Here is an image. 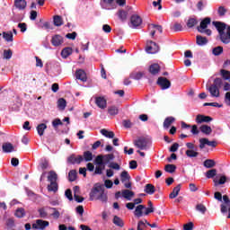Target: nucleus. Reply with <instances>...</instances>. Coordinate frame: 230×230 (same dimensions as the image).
<instances>
[{"label":"nucleus","mask_w":230,"mask_h":230,"mask_svg":"<svg viewBox=\"0 0 230 230\" xmlns=\"http://www.w3.org/2000/svg\"><path fill=\"white\" fill-rule=\"evenodd\" d=\"M219 39L223 44H229L230 42V26H227L226 32H223V35L219 36Z\"/></svg>","instance_id":"13"},{"label":"nucleus","mask_w":230,"mask_h":230,"mask_svg":"<svg viewBox=\"0 0 230 230\" xmlns=\"http://www.w3.org/2000/svg\"><path fill=\"white\" fill-rule=\"evenodd\" d=\"M48 208L52 209V211H54L52 213L53 218H56V219L60 218V212L58 210H57L55 208H50V207H48Z\"/></svg>","instance_id":"56"},{"label":"nucleus","mask_w":230,"mask_h":230,"mask_svg":"<svg viewBox=\"0 0 230 230\" xmlns=\"http://www.w3.org/2000/svg\"><path fill=\"white\" fill-rule=\"evenodd\" d=\"M212 53L215 57H218L224 53V48L222 46L216 47L213 49Z\"/></svg>","instance_id":"45"},{"label":"nucleus","mask_w":230,"mask_h":230,"mask_svg":"<svg viewBox=\"0 0 230 230\" xmlns=\"http://www.w3.org/2000/svg\"><path fill=\"white\" fill-rule=\"evenodd\" d=\"M222 84H224V82L222 81V78L217 77L214 80L213 84L210 85V87H214L216 89H221Z\"/></svg>","instance_id":"34"},{"label":"nucleus","mask_w":230,"mask_h":230,"mask_svg":"<svg viewBox=\"0 0 230 230\" xmlns=\"http://www.w3.org/2000/svg\"><path fill=\"white\" fill-rule=\"evenodd\" d=\"M59 125H64V123L62 122V120L60 119H55L53 121H52V127L57 129L58 128V126Z\"/></svg>","instance_id":"55"},{"label":"nucleus","mask_w":230,"mask_h":230,"mask_svg":"<svg viewBox=\"0 0 230 230\" xmlns=\"http://www.w3.org/2000/svg\"><path fill=\"white\" fill-rule=\"evenodd\" d=\"M38 213L40 214V218H46L48 217V212L44 208H40Z\"/></svg>","instance_id":"57"},{"label":"nucleus","mask_w":230,"mask_h":230,"mask_svg":"<svg viewBox=\"0 0 230 230\" xmlns=\"http://www.w3.org/2000/svg\"><path fill=\"white\" fill-rule=\"evenodd\" d=\"M148 71L151 75H153V76H155V75H159L161 71V66H159L157 63L152 64L149 66Z\"/></svg>","instance_id":"15"},{"label":"nucleus","mask_w":230,"mask_h":230,"mask_svg":"<svg viewBox=\"0 0 230 230\" xmlns=\"http://www.w3.org/2000/svg\"><path fill=\"white\" fill-rule=\"evenodd\" d=\"M143 209H145L144 205L137 206L135 212H134L135 217H137V218H141V217H143Z\"/></svg>","instance_id":"26"},{"label":"nucleus","mask_w":230,"mask_h":230,"mask_svg":"<svg viewBox=\"0 0 230 230\" xmlns=\"http://www.w3.org/2000/svg\"><path fill=\"white\" fill-rule=\"evenodd\" d=\"M100 132L102 136H104V137H108L109 139H114L115 134L113 131H109L106 128H102Z\"/></svg>","instance_id":"25"},{"label":"nucleus","mask_w":230,"mask_h":230,"mask_svg":"<svg viewBox=\"0 0 230 230\" xmlns=\"http://www.w3.org/2000/svg\"><path fill=\"white\" fill-rule=\"evenodd\" d=\"M144 191L147 193V195H154V193H155V187L152 183H147Z\"/></svg>","instance_id":"24"},{"label":"nucleus","mask_w":230,"mask_h":230,"mask_svg":"<svg viewBox=\"0 0 230 230\" xmlns=\"http://www.w3.org/2000/svg\"><path fill=\"white\" fill-rule=\"evenodd\" d=\"M203 166H205V168H215V166H217V162L213 159H207L204 161Z\"/></svg>","instance_id":"29"},{"label":"nucleus","mask_w":230,"mask_h":230,"mask_svg":"<svg viewBox=\"0 0 230 230\" xmlns=\"http://www.w3.org/2000/svg\"><path fill=\"white\" fill-rule=\"evenodd\" d=\"M2 150L5 154H10L12 152H15V147H13V145H12V143L6 142L3 144Z\"/></svg>","instance_id":"17"},{"label":"nucleus","mask_w":230,"mask_h":230,"mask_svg":"<svg viewBox=\"0 0 230 230\" xmlns=\"http://www.w3.org/2000/svg\"><path fill=\"white\" fill-rule=\"evenodd\" d=\"M178 150H179V143L172 144L169 149L170 152H177Z\"/></svg>","instance_id":"64"},{"label":"nucleus","mask_w":230,"mask_h":230,"mask_svg":"<svg viewBox=\"0 0 230 230\" xmlns=\"http://www.w3.org/2000/svg\"><path fill=\"white\" fill-rule=\"evenodd\" d=\"M66 105H67V102H66V99H64V98L58 99V107L60 111H65Z\"/></svg>","instance_id":"36"},{"label":"nucleus","mask_w":230,"mask_h":230,"mask_svg":"<svg viewBox=\"0 0 230 230\" xmlns=\"http://www.w3.org/2000/svg\"><path fill=\"white\" fill-rule=\"evenodd\" d=\"M111 161H114V154L99 155L95 158V164H98V166H105V164H109Z\"/></svg>","instance_id":"3"},{"label":"nucleus","mask_w":230,"mask_h":230,"mask_svg":"<svg viewBox=\"0 0 230 230\" xmlns=\"http://www.w3.org/2000/svg\"><path fill=\"white\" fill-rule=\"evenodd\" d=\"M175 121V118L167 117L164 121V128H170L172 124Z\"/></svg>","instance_id":"30"},{"label":"nucleus","mask_w":230,"mask_h":230,"mask_svg":"<svg viewBox=\"0 0 230 230\" xmlns=\"http://www.w3.org/2000/svg\"><path fill=\"white\" fill-rule=\"evenodd\" d=\"M51 44L56 47L60 46V45L64 44V38L58 34H56L51 39Z\"/></svg>","instance_id":"16"},{"label":"nucleus","mask_w":230,"mask_h":230,"mask_svg":"<svg viewBox=\"0 0 230 230\" xmlns=\"http://www.w3.org/2000/svg\"><path fill=\"white\" fill-rule=\"evenodd\" d=\"M49 226V221H44L42 219L36 220V223L32 224V229H40L44 230L46 227Z\"/></svg>","instance_id":"8"},{"label":"nucleus","mask_w":230,"mask_h":230,"mask_svg":"<svg viewBox=\"0 0 230 230\" xmlns=\"http://www.w3.org/2000/svg\"><path fill=\"white\" fill-rule=\"evenodd\" d=\"M199 130L200 132H202V134H205V136H210V134L213 132V129L211 128V127L206 124L201 125L199 127Z\"/></svg>","instance_id":"22"},{"label":"nucleus","mask_w":230,"mask_h":230,"mask_svg":"<svg viewBox=\"0 0 230 230\" xmlns=\"http://www.w3.org/2000/svg\"><path fill=\"white\" fill-rule=\"evenodd\" d=\"M208 91L210 93L212 98H220V89L209 86Z\"/></svg>","instance_id":"20"},{"label":"nucleus","mask_w":230,"mask_h":230,"mask_svg":"<svg viewBox=\"0 0 230 230\" xmlns=\"http://www.w3.org/2000/svg\"><path fill=\"white\" fill-rule=\"evenodd\" d=\"M12 49L4 50V58H5L6 60H10V58H12Z\"/></svg>","instance_id":"58"},{"label":"nucleus","mask_w":230,"mask_h":230,"mask_svg":"<svg viewBox=\"0 0 230 230\" xmlns=\"http://www.w3.org/2000/svg\"><path fill=\"white\" fill-rule=\"evenodd\" d=\"M40 166L41 168V170H48V168L49 167V161L48 160H43L40 163Z\"/></svg>","instance_id":"54"},{"label":"nucleus","mask_w":230,"mask_h":230,"mask_svg":"<svg viewBox=\"0 0 230 230\" xmlns=\"http://www.w3.org/2000/svg\"><path fill=\"white\" fill-rule=\"evenodd\" d=\"M76 175H77L76 170H71L68 172V180H69V181L70 182H75V181H76Z\"/></svg>","instance_id":"44"},{"label":"nucleus","mask_w":230,"mask_h":230,"mask_svg":"<svg viewBox=\"0 0 230 230\" xmlns=\"http://www.w3.org/2000/svg\"><path fill=\"white\" fill-rule=\"evenodd\" d=\"M217 13L219 17H224L227 13V9L224 6H219L217 9Z\"/></svg>","instance_id":"52"},{"label":"nucleus","mask_w":230,"mask_h":230,"mask_svg":"<svg viewBox=\"0 0 230 230\" xmlns=\"http://www.w3.org/2000/svg\"><path fill=\"white\" fill-rule=\"evenodd\" d=\"M156 84L157 85H160L161 89H163L164 91L166 89H170V87L172 86V83L166 77H158Z\"/></svg>","instance_id":"6"},{"label":"nucleus","mask_w":230,"mask_h":230,"mask_svg":"<svg viewBox=\"0 0 230 230\" xmlns=\"http://www.w3.org/2000/svg\"><path fill=\"white\" fill-rule=\"evenodd\" d=\"M208 38L203 37L201 35L196 36V44L198 46H206V44H208Z\"/></svg>","instance_id":"21"},{"label":"nucleus","mask_w":230,"mask_h":230,"mask_svg":"<svg viewBox=\"0 0 230 230\" xmlns=\"http://www.w3.org/2000/svg\"><path fill=\"white\" fill-rule=\"evenodd\" d=\"M208 145V138H200L199 139V148L200 150L204 149Z\"/></svg>","instance_id":"59"},{"label":"nucleus","mask_w":230,"mask_h":230,"mask_svg":"<svg viewBox=\"0 0 230 230\" xmlns=\"http://www.w3.org/2000/svg\"><path fill=\"white\" fill-rule=\"evenodd\" d=\"M55 26H62L64 24V20L62 19V16L60 15H55L53 20Z\"/></svg>","instance_id":"37"},{"label":"nucleus","mask_w":230,"mask_h":230,"mask_svg":"<svg viewBox=\"0 0 230 230\" xmlns=\"http://www.w3.org/2000/svg\"><path fill=\"white\" fill-rule=\"evenodd\" d=\"M90 200H100L102 204H107L109 196L105 192V186L101 183H95L90 192Z\"/></svg>","instance_id":"1"},{"label":"nucleus","mask_w":230,"mask_h":230,"mask_svg":"<svg viewBox=\"0 0 230 230\" xmlns=\"http://www.w3.org/2000/svg\"><path fill=\"white\" fill-rule=\"evenodd\" d=\"M95 103L99 109H107V100L103 97H96Z\"/></svg>","instance_id":"18"},{"label":"nucleus","mask_w":230,"mask_h":230,"mask_svg":"<svg viewBox=\"0 0 230 230\" xmlns=\"http://www.w3.org/2000/svg\"><path fill=\"white\" fill-rule=\"evenodd\" d=\"M208 24H211V18L207 17L200 22V25L197 27L199 33H204V30L208 28Z\"/></svg>","instance_id":"11"},{"label":"nucleus","mask_w":230,"mask_h":230,"mask_svg":"<svg viewBox=\"0 0 230 230\" xmlns=\"http://www.w3.org/2000/svg\"><path fill=\"white\" fill-rule=\"evenodd\" d=\"M119 113V110L118 109V106H110L108 108V114H110V116H118V114Z\"/></svg>","instance_id":"31"},{"label":"nucleus","mask_w":230,"mask_h":230,"mask_svg":"<svg viewBox=\"0 0 230 230\" xmlns=\"http://www.w3.org/2000/svg\"><path fill=\"white\" fill-rule=\"evenodd\" d=\"M14 215L17 218H23V217H26V211L24 208H20L15 211Z\"/></svg>","instance_id":"42"},{"label":"nucleus","mask_w":230,"mask_h":230,"mask_svg":"<svg viewBox=\"0 0 230 230\" xmlns=\"http://www.w3.org/2000/svg\"><path fill=\"white\" fill-rule=\"evenodd\" d=\"M149 143L150 141L148 140V138L145 137H140L133 142L134 146L139 150H148Z\"/></svg>","instance_id":"4"},{"label":"nucleus","mask_w":230,"mask_h":230,"mask_svg":"<svg viewBox=\"0 0 230 230\" xmlns=\"http://www.w3.org/2000/svg\"><path fill=\"white\" fill-rule=\"evenodd\" d=\"M72 54H73V49H71V47H66L63 49L61 51V57L63 58H67V57H69Z\"/></svg>","instance_id":"27"},{"label":"nucleus","mask_w":230,"mask_h":230,"mask_svg":"<svg viewBox=\"0 0 230 230\" xmlns=\"http://www.w3.org/2000/svg\"><path fill=\"white\" fill-rule=\"evenodd\" d=\"M103 170H105L104 165L97 166V168H95L94 173H96L97 175H102V173H103Z\"/></svg>","instance_id":"61"},{"label":"nucleus","mask_w":230,"mask_h":230,"mask_svg":"<svg viewBox=\"0 0 230 230\" xmlns=\"http://www.w3.org/2000/svg\"><path fill=\"white\" fill-rule=\"evenodd\" d=\"M27 4H28V3L26 2V0H15L14 1V6L18 10H25Z\"/></svg>","instance_id":"19"},{"label":"nucleus","mask_w":230,"mask_h":230,"mask_svg":"<svg viewBox=\"0 0 230 230\" xmlns=\"http://www.w3.org/2000/svg\"><path fill=\"white\" fill-rule=\"evenodd\" d=\"M3 38L4 39V40H6V42H13V33H12V31H4Z\"/></svg>","instance_id":"33"},{"label":"nucleus","mask_w":230,"mask_h":230,"mask_svg":"<svg viewBox=\"0 0 230 230\" xmlns=\"http://www.w3.org/2000/svg\"><path fill=\"white\" fill-rule=\"evenodd\" d=\"M83 159H84L86 163L91 162V161L93 160V153H91V151H85V152H84Z\"/></svg>","instance_id":"41"},{"label":"nucleus","mask_w":230,"mask_h":230,"mask_svg":"<svg viewBox=\"0 0 230 230\" xmlns=\"http://www.w3.org/2000/svg\"><path fill=\"white\" fill-rule=\"evenodd\" d=\"M118 17L120 21H122V22H125V21H127V17H128V12L120 9L118 11Z\"/></svg>","instance_id":"23"},{"label":"nucleus","mask_w":230,"mask_h":230,"mask_svg":"<svg viewBox=\"0 0 230 230\" xmlns=\"http://www.w3.org/2000/svg\"><path fill=\"white\" fill-rule=\"evenodd\" d=\"M65 196L66 197V199H68V200H73V191L71 190V189H67L65 191Z\"/></svg>","instance_id":"60"},{"label":"nucleus","mask_w":230,"mask_h":230,"mask_svg":"<svg viewBox=\"0 0 230 230\" xmlns=\"http://www.w3.org/2000/svg\"><path fill=\"white\" fill-rule=\"evenodd\" d=\"M160 47L155 41L147 40L146 45V51L150 55H155L159 53Z\"/></svg>","instance_id":"5"},{"label":"nucleus","mask_w":230,"mask_h":230,"mask_svg":"<svg viewBox=\"0 0 230 230\" xmlns=\"http://www.w3.org/2000/svg\"><path fill=\"white\" fill-rule=\"evenodd\" d=\"M210 121H213V118H211L210 116H206L202 114H199L196 116V123H198V125H200L202 123H209Z\"/></svg>","instance_id":"10"},{"label":"nucleus","mask_w":230,"mask_h":230,"mask_svg":"<svg viewBox=\"0 0 230 230\" xmlns=\"http://www.w3.org/2000/svg\"><path fill=\"white\" fill-rule=\"evenodd\" d=\"M177 170V166L175 164H166L164 167V171L167 172V173H173Z\"/></svg>","instance_id":"43"},{"label":"nucleus","mask_w":230,"mask_h":230,"mask_svg":"<svg viewBox=\"0 0 230 230\" xmlns=\"http://www.w3.org/2000/svg\"><path fill=\"white\" fill-rule=\"evenodd\" d=\"M213 26H215L216 30H217L219 37L224 35L226 30H227V24L222 22H212Z\"/></svg>","instance_id":"7"},{"label":"nucleus","mask_w":230,"mask_h":230,"mask_svg":"<svg viewBox=\"0 0 230 230\" xmlns=\"http://www.w3.org/2000/svg\"><path fill=\"white\" fill-rule=\"evenodd\" d=\"M36 128L39 136L42 137L44 136V130L48 128V125L41 123V124H39Z\"/></svg>","instance_id":"32"},{"label":"nucleus","mask_w":230,"mask_h":230,"mask_svg":"<svg viewBox=\"0 0 230 230\" xmlns=\"http://www.w3.org/2000/svg\"><path fill=\"white\" fill-rule=\"evenodd\" d=\"M130 22L133 28H137L143 23V19L137 14H133L130 18Z\"/></svg>","instance_id":"12"},{"label":"nucleus","mask_w":230,"mask_h":230,"mask_svg":"<svg viewBox=\"0 0 230 230\" xmlns=\"http://www.w3.org/2000/svg\"><path fill=\"white\" fill-rule=\"evenodd\" d=\"M84 161L83 155H75V154L67 157V163L69 164H80Z\"/></svg>","instance_id":"9"},{"label":"nucleus","mask_w":230,"mask_h":230,"mask_svg":"<svg viewBox=\"0 0 230 230\" xmlns=\"http://www.w3.org/2000/svg\"><path fill=\"white\" fill-rule=\"evenodd\" d=\"M185 155H187V157H199V152H197V150L195 149L187 150L185 152Z\"/></svg>","instance_id":"47"},{"label":"nucleus","mask_w":230,"mask_h":230,"mask_svg":"<svg viewBox=\"0 0 230 230\" xmlns=\"http://www.w3.org/2000/svg\"><path fill=\"white\" fill-rule=\"evenodd\" d=\"M48 181L50 182L47 186L48 191H52L53 193H57L58 191V174L55 171H49L48 175Z\"/></svg>","instance_id":"2"},{"label":"nucleus","mask_w":230,"mask_h":230,"mask_svg":"<svg viewBox=\"0 0 230 230\" xmlns=\"http://www.w3.org/2000/svg\"><path fill=\"white\" fill-rule=\"evenodd\" d=\"M181 191V184H178L176 187L173 188L172 191L169 195V199H176Z\"/></svg>","instance_id":"28"},{"label":"nucleus","mask_w":230,"mask_h":230,"mask_svg":"<svg viewBox=\"0 0 230 230\" xmlns=\"http://www.w3.org/2000/svg\"><path fill=\"white\" fill-rule=\"evenodd\" d=\"M215 176H217V169H210L206 172L207 179H213Z\"/></svg>","instance_id":"49"},{"label":"nucleus","mask_w":230,"mask_h":230,"mask_svg":"<svg viewBox=\"0 0 230 230\" xmlns=\"http://www.w3.org/2000/svg\"><path fill=\"white\" fill-rule=\"evenodd\" d=\"M113 224L115 226H118V227H123V226H125V223H123V219H121V217L118 216H114Z\"/></svg>","instance_id":"35"},{"label":"nucleus","mask_w":230,"mask_h":230,"mask_svg":"<svg viewBox=\"0 0 230 230\" xmlns=\"http://www.w3.org/2000/svg\"><path fill=\"white\" fill-rule=\"evenodd\" d=\"M196 211H199V213H201V215H206L208 208H206V206H204V204L199 203L196 205Z\"/></svg>","instance_id":"40"},{"label":"nucleus","mask_w":230,"mask_h":230,"mask_svg":"<svg viewBox=\"0 0 230 230\" xmlns=\"http://www.w3.org/2000/svg\"><path fill=\"white\" fill-rule=\"evenodd\" d=\"M227 181H229V179H227L226 175H222L220 176L219 181L214 180V183H215V186H217V184L222 185L225 182H227Z\"/></svg>","instance_id":"46"},{"label":"nucleus","mask_w":230,"mask_h":230,"mask_svg":"<svg viewBox=\"0 0 230 230\" xmlns=\"http://www.w3.org/2000/svg\"><path fill=\"white\" fill-rule=\"evenodd\" d=\"M149 30H157V31H159V33H163V26H161V25L151 23L149 25Z\"/></svg>","instance_id":"53"},{"label":"nucleus","mask_w":230,"mask_h":230,"mask_svg":"<svg viewBox=\"0 0 230 230\" xmlns=\"http://www.w3.org/2000/svg\"><path fill=\"white\" fill-rule=\"evenodd\" d=\"M75 78L81 82H87V74L84 69H78L75 71Z\"/></svg>","instance_id":"14"},{"label":"nucleus","mask_w":230,"mask_h":230,"mask_svg":"<svg viewBox=\"0 0 230 230\" xmlns=\"http://www.w3.org/2000/svg\"><path fill=\"white\" fill-rule=\"evenodd\" d=\"M220 73H221V75L223 76L224 80H230V72H229V70L221 69Z\"/></svg>","instance_id":"50"},{"label":"nucleus","mask_w":230,"mask_h":230,"mask_svg":"<svg viewBox=\"0 0 230 230\" xmlns=\"http://www.w3.org/2000/svg\"><path fill=\"white\" fill-rule=\"evenodd\" d=\"M172 30L174 31H182V25L179 22H175L173 27H172Z\"/></svg>","instance_id":"62"},{"label":"nucleus","mask_w":230,"mask_h":230,"mask_svg":"<svg viewBox=\"0 0 230 230\" xmlns=\"http://www.w3.org/2000/svg\"><path fill=\"white\" fill-rule=\"evenodd\" d=\"M197 24H199V21H197L195 18H190L187 22L188 28H193L194 26H197Z\"/></svg>","instance_id":"48"},{"label":"nucleus","mask_w":230,"mask_h":230,"mask_svg":"<svg viewBox=\"0 0 230 230\" xmlns=\"http://www.w3.org/2000/svg\"><path fill=\"white\" fill-rule=\"evenodd\" d=\"M145 73L143 72H137V73H133L131 75V78H133V80H141V78H143Z\"/></svg>","instance_id":"51"},{"label":"nucleus","mask_w":230,"mask_h":230,"mask_svg":"<svg viewBox=\"0 0 230 230\" xmlns=\"http://www.w3.org/2000/svg\"><path fill=\"white\" fill-rule=\"evenodd\" d=\"M122 197L127 199V200H130L131 197H134V191L129 190H125L122 191Z\"/></svg>","instance_id":"38"},{"label":"nucleus","mask_w":230,"mask_h":230,"mask_svg":"<svg viewBox=\"0 0 230 230\" xmlns=\"http://www.w3.org/2000/svg\"><path fill=\"white\" fill-rule=\"evenodd\" d=\"M193 222H190V223H187L185 225H183V229L184 230H193Z\"/></svg>","instance_id":"63"},{"label":"nucleus","mask_w":230,"mask_h":230,"mask_svg":"<svg viewBox=\"0 0 230 230\" xmlns=\"http://www.w3.org/2000/svg\"><path fill=\"white\" fill-rule=\"evenodd\" d=\"M120 181L121 182H127L130 181V174H128V172L127 171H123L121 173H120Z\"/></svg>","instance_id":"39"}]
</instances>
